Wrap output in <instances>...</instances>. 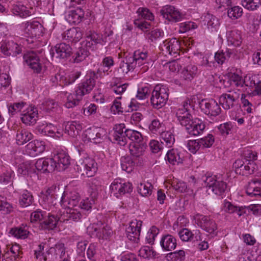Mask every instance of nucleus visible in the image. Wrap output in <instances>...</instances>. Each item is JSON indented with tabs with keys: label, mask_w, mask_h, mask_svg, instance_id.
Wrapping results in <instances>:
<instances>
[{
	"label": "nucleus",
	"mask_w": 261,
	"mask_h": 261,
	"mask_svg": "<svg viewBox=\"0 0 261 261\" xmlns=\"http://www.w3.org/2000/svg\"><path fill=\"white\" fill-rule=\"evenodd\" d=\"M66 212L59 218L60 221L65 222L66 221H73L74 222L79 221L82 217L81 213L75 208H65Z\"/></svg>",
	"instance_id": "nucleus-26"
},
{
	"label": "nucleus",
	"mask_w": 261,
	"mask_h": 261,
	"mask_svg": "<svg viewBox=\"0 0 261 261\" xmlns=\"http://www.w3.org/2000/svg\"><path fill=\"white\" fill-rule=\"evenodd\" d=\"M208 194L213 193L218 195H222L227 188V184L216 176H205L203 179Z\"/></svg>",
	"instance_id": "nucleus-4"
},
{
	"label": "nucleus",
	"mask_w": 261,
	"mask_h": 261,
	"mask_svg": "<svg viewBox=\"0 0 261 261\" xmlns=\"http://www.w3.org/2000/svg\"><path fill=\"white\" fill-rule=\"evenodd\" d=\"M198 73L197 67L194 65H189L182 71L181 77L186 81H191Z\"/></svg>",
	"instance_id": "nucleus-40"
},
{
	"label": "nucleus",
	"mask_w": 261,
	"mask_h": 261,
	"mask_svg": "<svg viewBox=\"0 0 261 261\" xmlns=\"http://www.w3.org/2000/svg\"><path fill=\"white\" fill-rule=\"evenodd\" d=\"M226 37L228 43L236 47L240 46L242 42L241 32L237 29L228 31Z\"/></svg>",
	"instance_id": "nucleus-27"
},
{
	"label": "nucleus",
	"mask_w": 261,
	"mask_h": 261,
	"mask_svg": "<svg viewBox=\"0 0 261 261\" xmlns=\"http://www.w3.org/2000/svg\"><path fill=\"white\" fill-rule=\"evenodd\" d=\"M50 81L55 85H59L62 87L67 85V77L63 73L56 74L51 77Z\"/></svg>",
	"instance_id": "nucleus-58"
},
{
	"label": "nucleus",
	"mask_w": 261,
	"mask_h": 261,
	"mask_svg": "<svg viewBox=\"0 0 261 261\" xmlns=\"http://www.w3.org/2000/svg\"><path fill=\"white\" fill-rule=\"evenodd\" d=\"M102 42V36L95 32L89 31L87 33V39L83 41L84 46H87L89 49L93 50L97 44H101Z\"/></svg>",
	"instance_id": "nucleus-23"
},
{
	"label": "nucleus",
	"mask_w": 261,
	"mask_h": 261,
	"mask_svg": "<svg viewBox=\"0 0 261 261\" xmlns=\"http://www.w3.org/2000/svg\"><path fill=\"white\" fill-rule=\"evenodd\" d=\"M183 126L188 134L191 136H196L200 135L203 132L205 127V124L201 121H197L191 119L186 125Z\"/></svg>",
	"instance_id": "nucleus-20"
},
{
	"label": "nucleus",
	"mask_w": 261,
	"mask_h": 261,
	"mask_svg": "<svg viewBox=\"0 0 261 261\" xmlns=\"http://www.w3.org/2000/svg\"><path fill=\"white\" fill-rule=\"evenodd\" d=\"M160 244L164 250L171 251L176 246V239L171 234H166L162 237Z\"/></svg>",
	"instance_id": "nucleus-30"
},
{
	"label": "nucleus",
	"mask_w": 261,
	"mask_h": 261,
	"mask_svg": "<svg viewBox=\"0 0 261 261\" xmlns=\"http://www.w3.org/2000/svg\"><path fill=\"white\" fill-rule=\"evenodd\" d=\"M82 129V125L76 121L68 122L65 126V132L71 137L76 136Z\"/></svg>",
	"instance_id": "nucleus-42"
},
{
	"label": "nucleus",
	"mask_w": 261,
	"mask_h": 261,
	"mask_svg": "<svg viewBox=\"0 0 261 261\" xmlns=\"http://www.w3.org/2000/svg\"><path fill=\"white\" fill-rule=\"evenodd\" d=\"M84 16V11L80 8L69 11L66 16V20L71 24H79L83 20Z\"/></svg>",
	"instance_id": "nucleus-34"
},
{
	"label": "nucleus",
	"mask_w": 261,
	"mask_h": 261,
	"mask_svg": "<svg viewBox=\"0 0 261 261\" xmlns=\"http://www.w3.org/2000/svg\"><path fill=\"white\" fill-rule=\"evenodd\" d=\"M38 111L37 108L30 107L27 110V112L24 111L21 118L23 123L31 125L36 123Z\"/></svg>",
	"instance_id": "nucleus-25"
},
{
	"label": "nucleus",
	"mask_w": 261,
	"mask_h": 261,
	"mask_svg": "<svg viewBox=\"0 0 261 261\" xmlns=\"http://www.w3.org/2000/svg\"><path fill=\"white\" fill-rule=\"evenodd\" d=\"M242 6L249 11H255L261 6V0H242Z\"/></svg>",
	"instance_id": "nucleus-50"
},
{
	"label": "nucleus",
	"mask_w": 261,
	"mask_h": 261,
	"mask_svg": "<svg viewBox=\"0 0 261 261\" xmlns=\"http://www.w3.org/2000/svg\"><path fill=\"white\" fill-rule=\"evenodd\" d=\"M35 167L38 171L43 173H51L57 168V164L52 158H41L35 163Z\"/></svg>",
	"instance_id": "nucleus-16"
},
{
	"label": "nucleus",
	"mask_w": 261,
	"mask_h": 261,
	"mask_svg": "<svg viewBox=\"0 0 261 261\" xmlns=\"http://www.w3.org/2000/svg\"><path fill=\"white\" fill-rule=\"evenodd\" d=\"M105 135V131L99 127H92L88 129L86 131V136L88 140L94 142L99 143V140L101 139Z\"/></svg>",
	"instance_id": "nucleus-31"
},
{
	"label": "nucleus",
	"mask_w": 261,
	"mask_h": 261,
	"mask_svg": "<svg viewBox=\"0 0 261 261\" xmlns=\"http://www.w3.org/2000/svg\"><path fill=\"white\" fill-rule=\"evenodd\" d=\"M198 103L201 111L206 115L217 116L221 113V110L219 105L213 99L208 101L202 99L198 101Z\"/></svg>",
	"instance_id": "nucleus-10"
},
{
	"label": "nucleus",
	"mask_w": 261,
	"mask_h": 261,
	"mask_svg": "<svg viewBox=\"0 0 261 261\" xmlns=\"http://www.w3.org/2000/svg\"><path fill=\"white\" fill-rule=\"evenodd\" d=\"M0 50L7 56H16L21 53L22 47L13 41L3 42L0 44Z\"/></svg>",
	"instance_id": "nucleus-17"
},
{
	"label": "nucleus",
	"mask_w": 261,
	"mask_h": 261,
	"mask_svg": "<svg viewBox=\"0 0 261 261\" xmlns=\"http://www.w3.org/2000/svg\"><path fill=\"white\" fill-rule=\"evenodd\" d=\"M228 16L231 18H238L243 14V9L239 6L231 7L227 11Z\"/></svg>",
	"instance_id": "nucleus-63"
},
{
	"label": "nucleus",
	"mask_w": 261,
	"mask_h": 261,
	"mask_svg": "<svg viewBox=\"0 0 261 261\" xmlns=\"http://www.w3.org/2000/svg\"><path fill=\"white\" fill-rule=\"evenodd\" d=\"M59 218H57L55 215L48 214L47 216L45 215V218L40 222L41 227L44 229H53L57 226Z\"/></svg>",
	"instance_id": "nucleus-41"
},
{
	"label": "nucleus",
	"mask_w": 261,
	"mask_h": 261,
	"mask_svg": "<svg viewBox=\"0 0 261 261\" xmlns=\"http://www.w3.org/2000/svg\"><path fill=\"white\" fill-rule=\"evenodd\" d=\"M196 97L193 96L184 101L182 108H179L176 113V116L180 124L184 126L193 119L191 111L194 109Z\"/></svg>",
	"instance_id": "nucleus-2"
},
{
	"label": "nucleus",
	"mask_w": 261,
	"mask_h": 261,
	"mask_svg": "<svg viewBox=\"0 0 261 261\" xmlns=\"http://www.w3.org/2000/svg\"><path fill=\"white\" fill-rule=\"evenodd\" d=\"M135 64L132 62V58L126 57L121 61L119 69L122 73H127L136 68Z\"/></svg>",
	"instance_id": "nucleus-43"
},
{
	"label": "nucleus",
	"mask_w": 261,
	"mask_h": 261,
	"mask_svg": "<svg viewBox=\"0 0 261 261\" xmlns=\"http://www.w3.org/2000/svg\"><path fill=\"white\" fill-rule=\"evenodd\" d=\"M204 21L207 22V25L208 28H211L216 30L219 27V19L213 15L210 14H207L205 16ZM213 30H212V31Z\"/></svg>",
	"instance_id": "nucleus-54"
},
{
	"label": "nucleus",
	"mask_w": 261,
	"mask_h": 261,
	"mask_svg": "<svg viewBox=\"0 0 261 261\" xmlns=\"http://www.w3.org/2000/svg\"><path fill=\"white\" fill-rule=\"evenodd\" d=\"M33 138V135L25 129L20 128L17 130L16 142L19 145H22L29 141Z\"/></svg>",
	"instance_id": "nucleus-38"
},
{
	"label": "nucleus",
	"mask_w": 261,
	"mask_h": 261,
	"mask_svg": "<svg viewBox=\"0 0 261 261\" xmlns=\"http://www.w3.org/2000/svg\"><path fill=\"white\" fill-rule=\"evenodd\" d=\"M14 210L12 204L9 203L6 197L0 195V212L4 215L10 214Z\"/></svg>",
	"instance_id": "nucleus-48"
},
{
	"label": "nucleus",
	"mask_w": 261,
	"mask_h": 261,
	"mask_svg": "<svg viewBox=\"0 0 261 261\" xmlns=\"http://www.w3.org/2000/svg\"><path fill=\"white\" fill-rule=\"evenodd\" d=\"M92 191L90 193V196L85 199H84L80 203V205L78 206L82 209L88 211L92 208L97 201L98 191L97 189L93 188H91Z\"/></svg>",
	"instance_id": "nucleus-32"
},
{
	"label": "nucleus",
	"mask_w": 261,
	"mask_h": 261,
	"mask_svg": "<svg viewBox=\"0 0 261 261\" xmlns=\"http://www.w3.org/2000/svg\"><path fill=\"white\" fill-rule=\"evenodd\" d=\"M125 136L126 137V143L128 140L132 141V143H137L144 141L141 134L133 129H125Z\"/></svg>",
	"instance_id": "nucleus-46"
},
{
	"label": "nucleus",
	"mask_w": 261,
	"mask_h": 261,
	"mask_svg": "<svg viewBox=\"0 0 261 261\" xmlns=\"http://www.w3.org/2000/svg\"><path fill=\"white\" fill-rule=\"evenodd\" d=\"M12 12L17 16L22 18H25L31 16L33 13V8L29 9L25 6L21 4H17L13 6Z\"/></svg>",
	"instance_id": "nucleus-36"
},
{
	"label": "nucleus",
	"mask_w": 261,
	"mask_h": 261,
	"mask_svg": "<svg viewBox=\"0 0 261 261\" xmlns=\"http://www.w3.org/2000/svg\"><path fill=\"white\" fill-rule=\"evenodd\" d=\"M89 55V49L87 46H84L82 43L81 46L78 48L72 57L73 62L77 63L81 62L85 60Z\"/></svg>",
	"instance_id": "nucleus-39"
},
{
	"label": "nucleus",
	"mask_w": 261,
	"mask_h": 261,
	"mask_svg": "<svg viewBox=\"0 0 261 261\" xmlns=\"http://www.w3.org/2000/svg\"><path fill=\"white\" fill-rule=\"evenodd\" d=\"M87 230L92 235H95L99 239H107L112 233V230L109 227L104 225L102 227H98V224L88 226Z\"/></svg>",
	"instance_id": "nucleus-19"
},
{
	"label": "nucleus",
	"mask_w": 261,
	"mask_h": 261,
	"mask_svg": "<svg viewBox=\"0 0 261 261\" xmlns=\"http://www.w3.org/2000/svg\"><path fill=\"white\" fill-rule=\"evenodd\" d=\"M26 64L36 73H39L42 70V64L39 56L34 51H27L23 55Z\"/></svg>",
	"instance_id": "nucleus-12"
},
{
	"label": "nucleus",
	"mask_w": 261,
	"mask_h": 261,
	"mask_svg": "<svg viewBox=\"0 0 261 261\" xmlns=\"http://www.w3.org/2000/svg\"><path fill=\"white\" fill-rule=\"evenodd\" d=\"M147 144L144 141L137 143H132L129 144V149L133 159L140 158L143 154Z\"/></svg>",
	"instance_id": "nucleus-29"
},
{
	"label": "nucleus",
	"mask_w": 261,
	"mask_h": 261,
	"mask_svg": "<svg viewBox=\"0 0 261 261\" xmlns=\"http://www.w3.org/2000/svg\"><path fill=\"white\" fill-rule=\"evenodd\" d=\"M164 36V33L163 30L155 29L152 30L151 31L147 33V37L151 42L153 43H157L160 41Z\"/></svg>",
	"instance_id": "nucleus-47"
},
{
	"label": "nucleus",
	"mask_w": 261,
	"mask_h": 261,
	"mask_svg": "<svg viewBox=\"0 0 261 261\" xmlns=\"http://www.w3.org/2000/svg\"><path fill=\"white\" fill-rule=\"evenodd\" d=\"M10 232L15 237L21 239H25L30 234L28 227L23 225L19 227L11 229Z\"/></svg>",
	"instance_id": "nucleus-45"
},
{
	"label": "nucleus",
	"mask_w": 261,
	"mask_h": 261,
	"mask_svg": "<svg viewBox=\"0 0 261 261\" xmlns=\"http://www.w3.org/2000/svg\"><path fill=\"white\" fill-rule=\"evenodd\" d=\"M45 149V143L42 141L35 140L26 146V152L31 156H36L43 152Z\"/></svg>",
	"instance_id": "nucleus-22"
},
{
	"label": "nucleus",
	"mask_w": 261,
	"mask_h": 261,
	"mask_svg": "<svg viewBox=\"0 0 261 261\" xmlns=\"http://www.w3.org/2000/svg\"><path fill=\"white\" fill-rule=\"evenodd\" d=\"M233 52L230 49H226L225 51L222 50L218 51L215 54V61L220 64H222L225 60L229 59L232 55Z\"/></svg>",
	"instance_id": "nucleus-52"
},
{
	"label": "nucleus",
	"mask_w": 261,
	"mask_h": 261,
	"mask_svg": "<svg viewBox=\"0 0 261 261\" xmlns=\"http://www.w3.org/2000/svg\"><path fill=\"white\" fill-rule=\"evenodd\" d=\"M222 210L225 212L230 214L237 213L239 216H241L242 215V214L240 213L241 207L234 206L229 201H224Z\"/></svg>",
	"instance_id": "nucleus-59"
},
{
	"label": "nucleus",
	"mask_w": 261,
	"mask_h": 261,
	"mask_svg": "<svg viewBox=\"0 0 261 261\" xmlns=\"http://www.w3.org/2000/svg\"><path fill=\"white\" fill-rule=\"evenodd\" d=\"M134 224L135 223H133L132 227H127L126 228V234L128 240L134 243H137L139 241L140 231H137L133 232L132 229L135 228V227Z\"/></svg>",
	"instance_id": "nucleus-57"
},
{
	"label": "nucleus",
	"mask_w": 261,
	"mask_h": 261,
	"mask_svg": "<svg viewBox=\"0 0 261 261\" xmlns=\"http://www.w3.org/2000/svg\"><path fill=\"white\" fill-rule=\"evenodd\" d=\"M128 84H122L120 80L117 78H114L110 83V90L118 95H121L127 89Z\"/></svg>",
	"instance_id": "nucleus-37"
},
{
	"label": "nucleus",
	"mask_w": 261,
	"mask_h": 261,
	"mask_svg": "<svg viewBox=\"0 0 261 261\" xmlns=\"http://www.w3.org/2000/svg\"><path fill=\"white\" fill-rule=\"evenodd\" d=\"M62 194V189L56 186H52L45 192H41L40 197L44 204H47L49 206H55L59 203Z\"/></svg>",
	"instance_id": "nucleus-5"
},
{
	"label": "nucleus",
	"mask_w": 261,
	"mask_h": 261,
	"mask_svg": "<svg viewBox=\"0 0 261 261\" xmlns=\"http://www.w3.org/2000/svg\"><path fill=\"white\" fill-rule=\"evenodd\" d=\"M23 32L27 37H39L43 34V26L36 20L28 21L24 24Z\"/></svg>",
	"instance_id": "nucleus-11"
},
{
	"label": "nucleus",
	"mask_w": 261,
	"mask_h": 261,
	"mask_svg": "<svg viewBox=\"0 0 261 261\" xmlns=\"http://www.w3.org/2000/svg\"><path fill=\"white\" fill-rule=\"evenodd\" d=\"M160 13L163 17L169 21L176 22L182 19V15L174 6L167 5L161 9Z\"/></svg>",
	"instance_id": "nucleus-13"
},
{
	"label": "nucleus",
	"mask_w": 261,
	"mask_h": 261,
	"mask_svg": "<svg viewBox=\"0 0 261 261\" xmlns=\"http://www.w3.org/2000/svg\"><path fill=\"white\" fill-rule=\"evenodd\" d=\"M159 230L155 226H152L146 234V240L147 242L150 244H153L155 238L159 233Z\"/></svg>",
	"instance_id": "nucleus-62"
},
{
	"label": "nucleus",
	"mask_w": 261,
	"mask_h": 261,
	"mask_svg": "<svg viewBox=\"0 0 261 261\" xmlns=\"http://www.w3.org/2000/svg\"><path fill=\"white\" fill-rule=\"evenodd\" d=\"M152 186L150 182L140 183L138 187L139 193L142 196H147L151 195Z\"/></svg>",
	"instance_id": "nucleus-55"
},
{
	"label": "nucleus",
	"mask_w": 261,
	"mask_h": 261,
	"mask_svg": "<svg viewBox=\"0 0 261 261\" xmlns=\"http://www.w3.org/2000/svg\"><path fill=\"white\" fill-rule=\"evenodd\" d=\"M165 159L173 165L178 164L182 162V159L180 157L178 153L174 149L170 150L167 152Z\"/></svg>",
	"instance_id": "nucleus-49"
},
{
	"label": "nucleus",
	"mask_w": 261,
	"mask_h": 261,
	"mask_svg": "<svg viewBox=\"0 0 261 261\" xmlns=\"http://www.w3.org/2000/svg\"><path fill=\"white\" fill-rule=\"evenodd\" d=\"M168 90L163 85H156L152 92L150 98L151 105L159 109L166 104L168 99Z\"/></svg>",
	"instance_id": "nucleus-3"
},
{
	"label": "nucleus",
	"mask_w": 261,
	"mask_h": 261,
	"mask_svg": "<svg viewBox=\"0 0 261 261\" xmlns=\"http://www.w3.org/2000/svg\"><path fill=\"white\" fill-rule=\"evenodd\" d=\"M137 163L135 159H131L129 157L121 159V168L123 170L127 173L133 171L135 164Z\"/></svg>",
	"instance_id": "nucleus-51"
},
{
	"label": "nucleus",
	"mask_w": 261,
	"mask_h": 261,
	"mask_svg": "<svg viewBox=\"0 0 261 261\" xmlns=\"http://www.w3.org/2000/svg\"><path fill=\"white\" fill-rule=\"evenodd\" d=\"M34 201L32 194L28 190L23 191L19 199V203L22 207H27L31 205Z\"/></svg>",
	"instance_id": "nucleus-44"
},
{
	"label": "nucleus",
	"mask_w": 261,
	"mask_h": 261,
	"mask_svg": "<svg viewBox=\"0 0 261 261\" xmlns=\"http://www.w3.org/2000/svg\"><path fill=\"white\" fill-rule=\"evenodd\" d=\"M52 160L57 164V168L56 169L59 171L65 170L70 164V157L65 153H59Z\"/></svg>",
	"instance_id": "nucleus-28"
},
{
	"label": "nucleus",
	"mask_w": 261,
	"mask_h": 261,
	"mask_svg": "<svg viewBox=\"0 0 261 261\" xmlns=\"http://www.w3.org/2000/svg\"><path fill=\"white\" fill-rule=\"evenodd\" d=\"M14 175V173L11 169L6 170L0 175V183L4 185L11 183L12 185Z\"/></svg>",
	"instance_id": "nucleus-56"
},
{
	"label": "nucleus",
	"mask_w": 261,
	"mask_h": 261,
	"mask_svg": "<svg viewBox=\"0 0 261 261\" xmlns=\"http://www.w3.org/2000/svg\"><path fill=\"white\" fill-rule=\"evenodd\" d=\"M83 34L79 28H72L64 33V38L69 42L76 43L82 38Z\"/></svg>",
	"instance_id": "nucleus-33"
},
{
	"label": "nucleus",
	"mask_w": 261,
	"mask_h": 261,
	"mask_svg": "<svg viewBox=\"0 0 261 261\" xmlns=\"http://www.w3.org/2000/svg\"><path fill=\"white\" fill-rule=\"evenodd\" d=\"M161 136L168 147H171L175 142L174 136L171 132H163Z\"/></svg>",
	"instance_id": "nucleus-60"
},
{
	"label": "nucleus",
	"mask_w": 261,
	"mask_h": 261,
	"mask_svg": "<svg viewBox=\"0 0 261 261\" xmlns=\"http://www.w3.org/2000/svg\"><path fill=\"white\" fill-rule=\"evenodd\" d=\"M261 189V179H253L248 182L246 188L247 195L252 196H257Z\"/></svg>",
	"instance_id": "nucleus-35"
},
{
	"label": "nucleus",
	"mask_w": 261,
	"mask_h": 261,
	"mask_svg": "<svg viewBox=\"0 0 261 261\" xmlns=\"http://www.w3.org/2000/svg\"><path fill=\"white\" fill-rule=\"evenodd\" d=\"M195 224L209 233H214L217 229L215 222L209 216L197 214L194 216Z\"/></svg>",
	"instance_id": "nucleus-7"
},
{
	"label": "nucleus",
	"mask_w": 261,
	"mask_h": 261,
	"mask_svg": "<svg viewBox=\"0 0 261 261\" xmlns=\"http://www.w3.org/2000/svg\"><path fill=\"white\" fill-rule=\"evenodd\" d=\"M239 94L235 92L229 91L227 93H223L219 97V103L223 109L229 110L237 105Z\"/></svg>",
	"instance_id": "nucleus-15"
},
{
	"label": "nucleus",
	"mask_w": 261,
	"mask_h": 261,
	"mask_svg": "<svg viewBox=\"0 0 261 261\" xmlns=\"http://www.w3.org/2000/svg\"><path fill=\"white\" fill-rule=\"evenodd\" d=\"M50 52L53 58L66 59L72 54V48L69 44L61 43L57 44Z\"/></svg>",
	"instance_id": "nucleus-14"
},
{
	"label": "nucleus",
	"mask_w": 261,
	"mask_h": 261,
	"mask_svg": "<svg viewBox=\"0 0 261 261\" xmlns=\"http://www.w3.org/2000/svg\"><path fill=\"white\" fill-rule=\"evenodd\" d=\"M150 93V90L148 87L139 88L137 91L136 97L139 100H143L148 98Z\"/></svg>",
	"instance_id": "nucleus-64"
},
{
	"label": "nucleus",
	"mask_w": 261,
	"mask_h": 261,
	"mask_svg": "<svg viewBox=\"0 0 261 261\" xmlns=\"http://www.w3.org/2000/svg\"><path fill=\"white\" fill-rule=\"evenodd\" d=\"M125 125L123 123L115 125L114 127V132L111 135V139L115 143L120 146H124L126 144V137L125 136Z\"/></svg>",
	"instance_id": "nucleus-18"
},
{
	"label": "nucleus",
	"mask_w": 261,
	"mask_h": 261,
	"mask_svg": "<svg viewBox=\"0 0 261 261\" xmlns=\"http://www.w3.org/2000/svg\"><path fill=\"white\" fill-rule=\"evenodd\" d=\"M179 236L182 241H192L193 242L201 241V233L199 230H194L192 232L188 228H184L178 232Z\"/></svg>",
	"instance_id": "nucleus-24"
},
{
	"label": "nucleus",
	"mask_w": 261,
	"mask_h": 261,
	"mask_svg": "<svg viewBox=\"0 0 261 261\" xmlns=\"http://www.w3.org/2000/svg\"><path fill=\"white\" fill-rule=\"evenodd\" d=\"M166 257L168 261H184L185 252L184 250H180L178 251L167 254Z\"/></svg>",
	"instance_id": "nucleus-53"
},
{
	"label": "nucleus",
	"mask_w": 261,
	"mask_h": 261,
	"mask_svg": "<svg viewBox=\"0 0 261 261\" xmlns=\"http://www.w3.org/2000/svg\"><path fill=\"white\" fill-rule=\"evenodd\" d=\"M77 170L82 175L87 177L94 176L97 171V164L92 158L86 157L77 162Z\"/></svg>",
	"instance_id": "nucleus-6"
},
{
	"label": "nucleus",
	"mask_w": 261,
	"mask_h": 261,
	"mask_svg": "<svg viewBox=\"0 0 261 261\" xmlns=\"http://www.w3.org/2000/svg\"><path fill=\"white\" fill-rule=\"evenodd\" d=\"M98 72L89 70L87 72L85 79L80 83L75 91V94H70L67 96V108H72L80 104L83 97L90 93L96 84V80L98 78Z\"/></svg>",
	"instance_id": "nucleus-1"
},
{
	"label": "nucleus",
	"mask_w": 261,
	"mask_h": 261,
	"mask_svg": "<svg viewBox=\"0 0 261 261\" xmlns=\"http://www.w3.org/2000/svg\"><path fill=\"white\" fill-rule=\"evenodd\" d=\"M180 48V43L175 38L165 40L160 45V48L163 54H168L171 56H174V57L179 55Z\"/></svg>",
	"instance_id": "nucleus-9"
},
{
	"label": "nucleus",
	"mask_w": 261,
	"mask_h": 261,
	"mask_svg": "<svg viewBox=\"0 0 261 261\" xmlns=\"http://www.w3.org/2000/svg\"><path fill=\"white\" fill-rule=\"evenodd\" d=\"M130 57L132 58V62L136 63L135 67L137 65L139 67L143 65V72L146 71L148 69V64H149L148 61L149 59L147 51L143 52L138 50L135 51L133 56Z\"/></svg>",
	"instance_id": "nucleus-21"
},
{
	"label": "nucleus",
	"mask_w": 261,
	"mask_h": 261,
	"mask_svg": "<svg viewBox=\"0 0 261 261\" xmlns=\"http://www.w3.org/2000/svg\"><path fill=\"white\" fill-rule=\"evenodd\" d=\"M79 201L80 196L75 191H62L59 204L65 208H73L77 206Z\"/></svg>",
	"instance_id": "nucleus-8"
},
{
	"label": "nucleus",
	"mask_w": 261,
	"mask_h": 261,
	"mask_svg": "<svg viewBox=\"0 0 261 261\" xmlns=\"http://www.w3.org/2000/svg\"><path fill=\"white\" fill-rule=\"evenodd\" d=\"M215 139L214 137L212 134H208L207 136H205L199 140V143L202 148H209L212 146L214 143Z\"/></svg>",
	"instance_id": "nucleus-61"
}]
</instances>
